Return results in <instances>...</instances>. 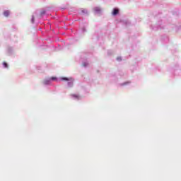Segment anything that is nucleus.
Returning a JSON list of instances; mask_svg holds the SVG:
<instances>
[{"instance_id": "nucleus-1", "label": "nucleus", "mask_w": 181, "mask_h": 181, "mask_svg": "<svg viewBox=\"0 0 181 181\" xmlns=\"http://www.w3.org/2000/svg\"><path fill=\"white\" fill-rule=\"evenodd\" d=\"M52 81H57V78L56 77L45 78L43 81V83L45 84V86H49L52 84Z\"/></svg>"}, {"instance_id": "nucleus-2", "label": "nucleus", "mask_w": 181, "mask_h": 181, "mask_svg": "<svg viewBox=\"0 0 181 181\" xmlns=\"http://www.w3.org/2000/svg\"><path fill=\"white\" fill-rule=\"evenodd\" d=\"M61 80H64L65 81H68L67 86L68 87H73V81H74V79L73 78H66L63 77L61 78Z\"/></svg>"}, {"instance_id": "nucleus-3", "label": "nucleus", "mask_w": 181, "mask_h": 181, "mask_svg": "<svg viewBox=\"0 0 181 181\" xmlns=\"http://www.w3.org/2000/svg\"><path fill=\"white\" fill-rule=\"evenodd\" d=\"M93 11H94L95 13H96L97 15H100V13H101V12H103V9L100 7H95L93 8Z\"/></svg>"}, {"instance_id": "nucleus-4", "label": "nucleus", "mask_w": 181, "mask_h": 181, "mask_svg": "<svg viewBox=\"0 0 181 181\" xmlns=\"http://www.w3.org/2000/svg\"><path fill=\"white\" fill-rule=\"evenodd\" d=\"M159 29H163V27L160 26V23H158L156 27L153 28V30H159Z\"/></svg>"}, {"instance_id": "nucleus-5", "label": "nucleus", "mask_w": 181, "mask_h": 181, "mask_svg": "<svg viewBox=\"0 0 181 181\" xmlns=\"http://www.w3.org/2000/svg\"><path fill=\"white\" fill-rule=\"evenodd\" d=\"M119 12V10H118V8H114L112 12V15H113V16H115L118 15Z\"/></svg>"}, {"instance_id": "nucleus-6", "label": "nucleus", "mask_w": 181, "mask_h": 181, "mask_svg": "<svg viewBox=\"0 0 181 181\" xmlns=\"http://www.w3.org/2000/svg\"><path fill=\"white\" fill-rule=\"evenodd\" d=\"M71 97L74 100H80V96L78 95H71Z\"/></svg>"}, {"instance_id": "nucleus-7", "label": "nucleus", "mask_w": 181, "mask_h": 181, "mask_svg": "<svg viewBox=\"0 0 181 181\" xmlns=\"http://www.w3.org/2000/svg\"><path fill=\"white\" fill-rule=\"evenodd\" d=\"M9 13H10V11L6 10L4 12V15L6 16V17H8L9 16Z\"/></svg>"}, {"instance_id": "nucleus-8", "label": "nucleus", "mask_w": 181, "mask_h": 181, "mask_svg": "<svg viewBox=\"0 0 181 181\" xmlns=\"http://www.w3.org/2000/svg\"><path fill=\"white\" fill-rule=\"evenodd\" d=\"M3 66H4V69H8V64L6 62H4Z\"/></svg>"}, {"instance_id": "nucleus-9", "label": "nucleus", "mask_w": 181, "mask_h": 181, "mask_svg": "<svg viewBox=\"0 0 181 181\" xmlns=\"http://www.w3.org/2000/svg\"><path fill=\"white\" fill-rule=\"evenodd\" d=\"M82 13L87 14V13H88V11H87V9H83L82 10Z\"/></svg>"}, {"instance_id": "nucleus-10", "label": "nucleus", "mask_w": 181, "mask_h": 181, "mask_svg": "<svg viewBox=\"0 0 181 181\" xmlns=\"http://www.w3.org/2000/svg\"><path fill=\"white\" fill-rule=\"evenodd\" d=\"M83 67H87V66H88V62H83Z\"/></svg>"}, {"instance_id": "nucleus-11", "label": "nucleus", "mask_w": 181, "mask_h": 181, "mask_svg": "<svg viewBox=\"0 0 181 181\" xmlns=\"http://www.w3.org/2000/svg\"><path fill=\"white\" fill-rule=\"evenodd\" d=\"M31 22H32L33 23H35V16H32Z\"/></svg>"}, {"instance_id": "nucleus-12", "label": "nucleus", "mask_w": 181, "mask_h": 181, "mask_svg": "<svg viewBox=\"0 0 181 181\" xmlns=\"http://www.w3.org/2000/svg\"><path fill=\"white\" fill-rule=\"evenodd\" d=\"M117 60L118 62H121V60H122V59L121 58V57H119L117 58Z\"/></svg>"}, {"instance_id": "nucleus-13", "label": "nucleus", "mask_w": 181, "mask_h": 181, "mask_svg": "<svg viewBox=\"0 0 181 181\" xmlns=\"http://www.w3.org/2000/svg\"><path fill=\"white\" fill-rule=\"evenodd\" d=\"M46 13V11H42L41 12V16H43V15H45Z\"/></svg>"}, {"instance_id": "nucleus-14", "label": "nucleus", "mask_w": 181, "mask_h": 181, "mask_svg": "<svg viewBox=\"0 0 181 181\" xmlns=\"http://www.w3.org/2000/svg\"><path fill=\"white\" fill-rule=\"evenodd\" d=\"M127 84H128V82H125V83H122V86H127Z\"/></svg>"}, {"instance_id": "nucleus-15", "label": "nucleus", "mask_w": 181, "mask_h": 181, "mask_svg": "<svg viewBox=\"0 0 181 181\" xmlns=\"http://www.w3.org/2000/svg\"><path fill=\"white\" fill-rule=\"evenodd\" d=\"M82 30L83 32H86V28H83Z\"/></svg>"}]
</instances>
